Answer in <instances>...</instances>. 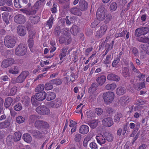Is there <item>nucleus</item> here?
Instances as JSON below:
<instances>
[{
  "instance_id": "f257e3e1",
  "label": "nucleus",
  "mask_w": 149,
  "mask_h": 149,
  "mask_svg": "<svg viewBox=\"0 0 149 149\" xmlns=\"http://www.w3.org/2000/svg\"><path fill=\"white\" fill-rule=\"evenodd\" d=\"M107 14V11L105 8L104 5H102L97 10L96 13L97 19L100 21H103L105 19Z\"/></svg>"
},
{
  "instance_id": "f03ea898",
  "label": "nucleus",
  "mask_w": 149,
  "mask_h": 149,
  "mask_svg": "<svg viewBox=\"0 0 149 149\" xmlns=\"http://www.w3.org/2000/svg\"><path fill=\"white\" fill-rule=\"evenodd\" d=\"M27 51L26 45L24 44L20 43L16 48L15 53L16 55L18 56H22L25 55Z\"/></svg>"
},
{
  "instance_id": "7ed1b4c3",
  "label": "nucleus",
  "mask_w": 149,
  "mask_h": 149,
  "mask_svg": "<svg viewBox=\"0 0 149 149\" xmlns=\"http://www.w3.org/2000/svg\"><path fill=\"white\" fill-rule=\"evenodd\" d=\"M4 42L6 47L10 48H13L16 43L15 38L13 36H6L4 38Z\"/></svg>"
},
{
  "instance_id": "20e7f679",
  "label": "nucleus",
  "mask_w": 149,
  "mask_h": 149,
  "mask_svg": "<svg viewBox=\"0 0 149 149\" xmlns=\"http://www.w3.org/2000/svg\"><path fill=\"white\" fill-rule=\"evenodd\" d=\"M114 93L111 91L104 93L103 94V98L105 102L107 104L111 103L114 99Z\"/></svg>"
},
{
  "instance_id": "39448f33",
  "label": "nucleus",
  "mask_w": 149,
  "mask_h": 149,
  "mask_svg": "<svg viewBox=\"0 0 149 149\" xmlns=\"http://www.w3.org/2000/svg\"><path fill=\"white\" fill-rule=\"evenodd\" d=\"M149 32V28L147 27L138 28L135 31V36H140L144 35Z\"/></svg>"
},
{
  "instance_id": "423d86ee",
  "label": "nucleus",
  "mask_w": 149,
  "mask_h": 149,
  "mask_svg": "<svg viewBox=\"0 0 149 149\" xmlns=\"http://www.w3.org/2000/svg\"><path fill=\"white\" fill-rule=\"evenodd\" d=\"M36 110L38 113L42 115H48L50 113L49 109L44 105L38 107Z\"/></svg>"
},
{
  "instance_id": "0eeeda50",
  "label": "nucleus",
  "mask_w": 149,
  "mask_h": 149,
  "mask_svg": "<svg viewBox=\"0 0 149 149\" xmlns=\"http://www.w3.org/2000/svg\"><path fill=\"white\" fill-rule=\"evenodd\" d=\"M34 125L35 127L38 129L47 128L49 127V125L47 123L41 120H36Z\"/></svg>"
},
{
  "instance_id": "6e6552de",
  "label": "nucleus",
  "mask_w": 149,
  "mask_h": 149,
  "mask_svg": "<svg viewBox=\"0 0 149 149\" xmlns=\"http://www.w3.org/2000/svg\"><path fill=\"white\" fill-rule=\"evenodd\" d=\"M29 74V72L27 71H23L16 79V82L19 83L23 82Z\"/></svg>"
},
{
  "instance_id": "1a4fd4ad",
  "label": "nucleus",
  "mask_w": 149,
  "mask_h": 149,
  "mask_svg": "<svg viewBox=\"0 0 149 149\" xmlns=\"http://www.w3.org/2000/svg\"><path fill=\"white\" fill-rule=\"evenodd\" d=\"M14 20L15 22L16 23L19 24H23L25 22L26 18L23 15L18 14L15 16Z\"/></svg>"
},
{
  "instance_id": "9d476101",
  "label": "nucleus",
  "mask_w": 149,
  "mask_h": 149,
  "mask_svg": "<svg viewBox=\"0 0 149 149\" xmlns=\"http://www.w3.org/2000/svg\"><path fill=\"white\" fill-rule=\"evenodd\" d=\"M15 60L12 58H10L4 60L1 63V67L6 68L14 63Z\"/></svg>"
},
{
  "instance_id": "9b49d317",
  "label": "nucleus",
  "mask_w": 149,
  "mask_h": 149,
  "mask_svg": "<svg viewBox=\"0 0 149 149\" xmlns=\"http://www.w3.org/2000/svg\"><path fill=\"white\" fill-rule=\"evenodd\" d=\"M28 132L31 134L33 137L36 139H39L43 137V136L41 132L36 130H29Z\"/></svg>"
},
{
  "instance_id": "f8f14e48",
  "label": "nucleus",
  "mask_w": 149,
  "mask_h": 149,
  "mask_svg": "<svg viewBox=\"0 0 149 149\" xmlns=\"http://www.w3.org/2000/svg\"><path fill=\"white\" fill-rule=\"evenodd\" d=\"M102 122L104 126L108 127L111 126L113 124L112 118L110 117L104 118Z\"/></svg>"
},
{
  "instance_id": "ddd939ff",
  "label": "nucleus",
  "mask_w": 149,
  "mask_h": 149,
  "mask_svg": "<svg viewBox=\"0 0 149 149\" xmlns=\"http://www.w3.org/2000/svg\"><path fill=\"white\" fill-rule=\"evenodd\" d=\"M17 30L18 35L21 36H24L26 34V28L23 26L19 25L17 27Z\"/></svg>"
},
{
  "instance_id": "4468645a",
  "label": "nucleus",
  "mask_w": 149,
  "mask_h": 149,
  "mask_svg": "<svg viewBox=\"0 0 149 149\" xmlns=\"http://www.w3.org/2000/svg\"><path fill=\"white\" fill-rule=\"evenodd\" d=\"M88 7V3L85 0H80L79 6V9L81 11H84L87 9Z\"/></svg>"
},
{
  "instance_id": "2eb2a0df",
  "label": "nucleus",
  "mask_w": 149,
  "mask_h": 149,
  "mask_svg": "<svg viewBox=\"0 0 149 149\" xmlns=\"http://www.w3.org/2000/svg\"><path fill=\"white\" fill-rule=\"evenodd\" d=\"M59 41L60 43H65V45H67L70 43L72 41V39L70 36H67L65 37L59 38Z\"/></svg>"
},
{
  "instance_id": "dca6fc26",
  "label": "nucleus",
  "mask_w": 149,
  "mask_h": 149,
  "mask_svg": "<svg viewBox=\"0 0 149 149\" xmlns=\"http://www.w3.org/2000/svg\"><path fill=\"white\" fill-rule=\"evenodd\" d=\"M61 104V100L60 98H58L50 102V106L52 107L56 108L60 106Z\"/></svg>"
},
{
  "instance_id": "f3484780",
  "label": "nucleus",
  "mask_w": 149,
  "mask_h": 149,
  "mask_svg": "<svg viewBox=\"0 0 149 149\" xmlns=\"http://www.w3.org/2000/svg\"><path fill=\"white\" fill-rule=\"evenodd\" d=\"M35 97L39 101H42L45 99V92L44 91L35 94Z\"/></svg>"
},
{
  "instance_id": "a211bd4d",
  "label": "nucleus",
  "mask_w": 149,
  "mask_h": 149,
  "mask_svg": "<svg viewBox=\"0 0 149 149\" xmlns=\"http://www.w3.org/2000/svg\"><path fill=\"white\" fill-rule=\"evenodd\" d=\"M122 75L125 78L127 79H130L131 77L129 69L127 67H124L122 69Z\"/></svg>"
},
{
  "instance_id": "6ab92c4d",
  "label": "nucleus",
  "mask_w": 149,
  "mask_h": 149,
  "mask_svg": "<svg viewBox=\"0 0 149 149\" xmlns=\"http://www.w3.org/2000/svg\"><path fill=\"white\" fill-rule=\"evenodd\" d=\"M11 124V121L7 119L4 121L0 123V129H5L9 127Z\"/></svg>"
},
{
  "instance_id": "aec40b11",
  "label": "nucleus",
  "mask_w": 149,
  "mask_h": 149,
  "mask_svg": "<svg viewBox=\"0 0 149 149\" xmlns=\"http://www.w3.org/2000/svg\"><path fill=\"white\" fill-rule=\"evenodd\" d=\"M96 139L97 143L101 145L104 144L106 142L104 136L101 134H98L96 136Z\"/></svg>"
},
{
  "instance_id": "412c9836",
  "label": "nucleus",
  "mask_w": 149,
  "mask_h": 149,
  "mask_svg": "<svg viewBox=\"0 0 149 149\" xmlns=\"http://www.w3.org/2000/svg\"><path fill=\"white\" fill-rule=\"evenodd\" d=\"M107 79L110 80L114 81H118L120 80L119 77L114 74H109L107 76Z\"/></svg>"
},
{
  "instance_id": "4be33fe9",
  "label": "nucleus",
  "mask_w": 149,
  "mask_h": 149,
  "mask_svg": "<svg viewBox=\"0 0 149 149\" xmlns=\"http://www.w3.org/2000/svg\"><path fill=\"white\" fill-rule=\"evenodd\" d=\"M89 131V127L87 125H83L79 128V132L83 134H87Z\"/></svg>"
},
{
  "instance_id": "5701e85b",
  "label": "nucleus",
  "mask_w": 149,
  "mask_h": 149,
  "mask_svg": "<svg viewBox=\"0 0 149 149\" xmlns=\"http://www.w3.org/2000/svg\"><path fill=\"white\" fill-rule=\"evenodd\" d=\"M56 94L52 92H48L47 93H45V99L48 101H49L54 100L56 97Z\"/></svg>"
},
{
  "instance_id": "b1692460",
  "label": "nucleus",
  "mask_w": 149,
  "mask_h": 149,
  "mask_svg": "<svg viewBox=\"0 0 149 149\" xmlns=\"http://www.w3.org/2000/svg\"><path fill=\"white\" fill-rule=\"evenodd\" d=\"M130 100L129 97L127 96H122L120 99V102L122 106L126 105L129 102Z\"/></svg>"
},
{
  "instance_id": "393cba45",
  "label": "nucleus",
  "mask_w": 149,
  "mask_h": 149,
  "mask_svg": "<svg viewBox=\"0 0 149 149\" xmlns=\"http://www.w3.org/2000/svg\"><path fill=\"white\" fill-rule=\"evenodd\" d=\"M98 88V86L97 84L93 83L92 84L91 87L88 88V92L89 93L93 94Z\"/></svg>"
},
{
  "instance_id": "a878e982",
  "label": "nucleus",
  "mask_w": 149,
  "mask_h": 149,
  "mask_svg": "<svg viewBox=\"0 0 149 149\" xmlns=\"http://www.w3.org/2000/svg\"><path fill=\"white\" fill-rule=\"evenodd\" d=\"M13 102V98L10 97H7L5 99L4 103V107L6 109L8 108Z\"/></svg>"
},
{
  "instance_id": "bb28decb",
  "label": "nucleus",
  "mask_w": 149,
  "mask_h": 149,
  "mask_svg": "<svg viewBox=\"0 0 149 149\" xmlns=\"http://www.w3.org/2000/svg\"><path fill=\"white\" fill-rule=\"evenodd\" d=\"M81 11L79 8H78L76 7L72 8L70 10L71 13L77 16H80L81 15L82 13Z\"/></svg>"
},
{
  "instance_id": "cd10ccee",
  "label": "nucleus",
  "mask_w": 149,
  "mask_h": 149,
  "mask_svg": "<svg viewBox=\"0 0 149 149\" xmlns=\"http://www.w3.org/2000/svg\"><path fill=\"white\" fill-rule=\"evenodd\" d=\"M24 140L27 143H30L32 141V138L29 134L26 133L23 134L22 137Z\"/></svg>"
},
{
  "instance_id": "c85d7f7f",
  "label": "nucleus",
  "mask_w": 149,
  "mask_h": 149,
  "mask_svg": "<svg viewBox=\"0 0 149 149\" xmlns=\"http://www.w3.org/2000/svg\"><path fill=\"white\" fill-rule=\"evenodd\" d=\"M29 20L32 24H35L39 22L40 18L38 16H32L29 17Z\"/></svg>"
},
{
  "instance_id": "c756f323",
  "label": "nucleus",
  "mask_w": 149,
  "mask_h": 149,
  "mask_svg": "<svg viewBox=\"0 0 149 149\" xmlns=\"http://www.w3.org/2000/svg\"><path fill=\"white\" fill-rule=\"evenodd\" d=\"M106 81V77L103 75L99 77L96 79V81L100 86H102Z\"/></svg>"
},
{
  "instance_id": "7c9ffc66",
  "label": "nucleus",
  "mask_w": 149,
  "mask_h": 149,
  "mask_svg": "<svg viewBox=\"0 0 149 149\" xmlns=\"http://www.w3.org/2000/svg\"><path fill=\"white\" fill-rule=\"evenodd\" d=\"M79 27L76 25H73L70 29L71 32L74 36H76L79 33Z\"/></svg>"
},
{
  "instance_id": "2f4dec72",
  "label": "nucleus",
  "mask_w": 149,
  "mask_h": 149,
  "mask_svg": "<svg viewBox=\"0 0 149 149\" xmlns=\"http://www.w3.org/2000/svg\"><path fill=\"white\" fill-rule=\"evenodd\" d=\"M104 135L105 138L108 142H111L113 141V137L112 134L109 132H105L104 133Z\"/></svg>"
},
{
  "instance_id": "473e14b6",
  "label": "nucleus",
  "mask_w": 149,
  "mask_h": 149,
  "mask_svg": "<svg viewBox=\"0 0 149 149\" xmlns=\"http://www.w3.org/2000/svg\"><path fill=\"white\" fill-rule=\"evenodd\" d=\"M116 93L117 95H122L125 93L126 90L125 89L122 87H119L116 90Z\"/></svg>"
},
{
  "instance_id": "72a5a7b5",
  "label": "nucleus",
  "mask_w": 149,
  "mask_h": 149,
  "mask_svg": "<svg viewBox=\"0 0 149 149\" xmlns=\"http://www.w3.org/2000/svg\"><path fill=\"white\" fill-rule=\"evenodd\" d=\"M107 28V26L106 25H103L100 27L99 31L100 34L99 36L100 37H101L105 33Z\"/></svg>"
},
{
  "instance_id": "f704fd0d",
  "label": "nucleus",
  "mask_w": 149,
  "mask_h": 149,
  "mask_svg": "<svg viewBox=\"0 0 149 149\" xmlns=\"http://www.w3.org/2000/svg\"><path fill=\"white\" fill-rule=\"evenodd\" d=\"M6 141L7 144L9 146L11 145L15 141V139L12 135H9L6 138Z\"/></svg>"
},
{
  "instance_id": "c9c22d12",
  "label": "nucleus",
  "mask_w": 149,
  "mask_h": 149,
  "mask_svg": "<svg viewBox=\"0 0 149 149\" xmlns=\"http://www.w3.org/2000/svg\"><path fill=\"white\" fill-rule=\"evenodd\" d=\"M98 124V121L97 120H94L88 122V124L91 127L94 129L97 126Z\"/></svg>"
},
{
  "instance_id": "e433bc0d",
  "label": "nucleus",
  "mask_w": 149,
  "mask_h": 149,
  "mask_svg": "<svg viewBox=\"0 0 149 149\" xmlns=\"http://www.w3.org/2000/svg\"><path fill=\"white\" fill-rule=\"evenodd\" d=\"M43 2L44 1L39 0L37 1L33 6V8L37 9H40L43 6Z\"/></svg>"
},
{
  "instance_id": "4c0bfd02",
  "label": "nucleus",
  "mask_w": 149,
  "mask_h": 149,
  "mask_svg": "<svg viewBox=\"0 0 149 149\" xmlns=\"http://www.w3.org/2000/svg\"><path fill=\"white\" fill-rule=\"evenodd\" d=\"M17 90V88L16 86H14L10 90L7 96H13L16 93Z\"/></svg>"
},
{
  "instance_id": "58836bf2",
  "label": "nucleus",
  "mask_w": 149,
  "mask_h": 149,
  "mask_svg": "<svg viewBox=\"0 0 149 149\" xmlns=\"http://www.w3.org/2000/svg\"><path fill=\"white\" fill-rule=\"evenodd\" d=\"M116 87L115 84H107L105 86V88L107 90L113 91Z\"/></svg>"
},
{
  "instance_id": "ea45409f",
  "label": "nucleus",
  "mask_w": 149,
  "mask_h": 149,
  "mask_svg": "<svg viewBox=\"0 0 149 149\" xmlns=\"http://www.w3.org/2000/svg\"><path fill=\"white\" fill-rule=\"evenodd\" d=\"M13 137L15 139V142H17L20 140L22 136V134L20 132H18L15 133Z\"/></svg>"
},
{
  "instance_id": "a19ab883",
  "label": "nucleus",
  "mask_w": 149,
  "mask_h": 149,
  "mask_svg": "<svg viewBox=\"0 0 149 149\" xmlns=\"http://www.w3.org/2000/svg\"><path fill=\"white\" fill-rule=\"evenodd\" d=\"M68 49L66 48L62 49L61 53L59 56L60 60H62L63 57L66 56V52Z\"/></svg>"
},
{
  "instance_id": "79ce46f5",
  "label": "nucleus",
  "mask_w": 149,
  "mask_h": 149,
  "mask_svg": "<svg viewBox=\"0 0 149 149\" xmlns=\"http://www.w3.org/2000/svg\"><path fill=\"white\" fill-rule=\"evenodd\" d=\"M52 83L53 84H55L56 85H60L63 82L62 80L60 78H56L51 80Z\"/></svg>"
},
{
  "instance_id": "37998d69",
  "label": "nucleus",
  "mask_w": 149,
  "mask_h": 149,
  "mask_svg": "<svg viewBox=\"0 0 149 149\" xmlns=\"http://www.w3.org/2000/svg\"><path fill=\"white\" fill-rule=\"evenodd\" d=\"M9 72L10 73L17 74L19 72L18 68L17 66H15L14 68L10 69L9 70Z\"/></svg>"
},
{
  "instance_id": "c03bdc74",
  "label": "nucleus",
  "mask_w": 149,
  "mask_h": 149,
  "mask_svg": "<svg viewBox=\"0 0 149 149\" xmlns=\"http://www.w3.org/2000/svg\"><path fill=\"white\" fill-rule=\"evenodd\" d=\"M117 8V4L116 2H113L111 3L109 7V9L112 12L115 11Z\"/></svg>"
},
{
  "instance_id": "a18cd8bd",
  "label": "nucleus",
  "mask_w": 149,
  "mask_h": 149,
  "mask_svg": "<svg viewBox=\"0 0 149 149\" xmlns=\"http://www.w3.org/2000/svg\"><path fill=\"white\" fill-rule=\"evenodd\" d=\"M51 80L49 82L46 84L45 85V88L46 90H49L52 89L53 88L52 84H53L52 83Z\"/></svg>"
},
{
  "instance_id": "49530a36",
  "label": "nucleus",
  "mask_w": 149,
  "mask_h": 149,
  "mask_svg": "<svg viewBox=\"0 0 149 149\" xmlns=\"http://www.w3.org/2000/svg\"><path fill=\"white\" fill-rule=\"evenodd\" d=\"M20 10L22 12L27 15H30L31 14H35L36 13V11L35 10H34L32 11L31 12V13H30L26 8L21 9H20Z\"/></svg>"
},
{
  "instance_id": "de8ad7c7",
  "label": "nucleus",
  "mask_w": 149,
  "mask_h": 149,
  "mask_svg": "<svg viewBox=\"0 0 149 149\" xmlns=\"http://www.w3.org/2000/svg\"><path fill=\"white\" fill-rule=\"evenodd\" d=\"M20 0H14V4L15 7L17 8H20L23 7Z\"/></svg>"
},
{
  "instance_id": "09e8293b",
  "label": "nucleus",
  "mask_w": 149,
  "mask_h": 149,
  "mask_svg": "<svg viewBox=\"0 0 149 149\" xmlns=\"http://www.w3.org/2000/svg\"><path fill=\"white\" fill-rule=\"evenodd\" d=\"M22 108V105L21 103L19 102L16 103L14 107V110L17 111L21 110Z\"/></svg>"
},
{
  "instance_id": "8fccbe9b",
  "label": "nucleus",
  "mask_w": 149,
  "mask_h": 149,
  "mask_svg": "<svg viewBox=\"0 0 149 149\" xmlns=\"http://www.w3.org/2000/svg\"><path fill=\"white\" fill-rule=\"evenodd\" d=\"M44 86L43 84L39 85L35 89V91L38 93L42 92L44 90Z\"/></svg>"
},
{
  "instance_id": "3c124183",
  "label": "nucleus",
  "mask_w": 149,
  "mask_h": 149,
  "mask_svg": "<svg viewBox=\"0 0 149 149\" xmlns=\"http://www.w3.org/2000/svg\"><path fill=\"white\" fill-rule=\"evenodd\" d=\"M106 112L107 116L110 117L113 114L114 110L111 107H107L106 109Z\"/></svg>"
},
{
  "instance_id": "603ef678",
  "label": "nucleus",
  "mask_w": 149,
  "mask_h": 149,
  "mask_svg": "<svg viewBox=\"0 0 149 149\" xmlns=\"http://www.w3.org/2000/svg\"><path fill=\"white\" fill-rule=\"evenodd\" d=\"M123 117V115L120 113H117L114 117V121L115 122L118 123L120 119Z\"/></svg>"
},
{
  "instance_id": "864d4df0",
  "label": "nucleus",
  "mask_w": 149,
  "mask_h": 149,
  "mask_svg": "<svg viewBox=\"0 0 149 149\" xmlns=\"http://www.w3.org/2000/svg\"><path fill=\"white\" fill-rule=\"evenodd\" d=\"M54 18L52 15L49 19L47 21L46 25H47L49 26V29H50L52 26Z\"/></svg>"
},
{
  "instance_id": "5fc2aeb1",
  "label": "nucleus",
  "mask_w": 149,
  "mask_h": 149,
  "mask_svg": "<svg viewBox=\"0 0 149 149\" xmlns=\"http://www.w3.org/2000/svg\"><path fill=\"white\" fill-rule=\"evenodd\" d=\"M38 118V116L35 115H31L29 118V121L30 123H33Z\"/></svg>"
},
{
  "instance_id": "6e6d98bb",
  "label": "nucleus",
  "mask_w": 149,
  "mask_h": 149,
  "mask_svg": "<svg viewBox=\"0 0 149 149\" xmlns=\"http://www.w3.org/2000/svg\"><path fill=\"white\" fill-rule=\"evenodd\" d=\"M106 18L104 22L106 24L108 23L112 18V16L111 14H107L105 16Z\"/></svg>"
},
{
  "instance_id": "4d7b16f0",
  "label": "nucleus",
  "mask_w": 149,
  "mask_h": 149,
  "mask_svg": "<svg viewBox=\"0 0 149 149\" xmlns=\"http://www.w3.org/2000/svg\"><path fill=\"white\" fill-rule=\"evenodd\" d=\"M145 86V83L144 82L137 83L136 84V88H137L138 90H139L142 88H144Z\"/></svg>"
},
{
  "instance_id": "13d9d810",
  "label": "nucleus",
  "mask_w": 149,
  "mask_h": 149,
  "mask_svg": "<svg viewBox=\"0 0 149 149\" xmlns=\"http://www.w3.org/2000/svg\"><path fill=\"white\" fill-rule=\"evenodd\" d=\"M127 30L126 29H124L123 32L121 33H118L115 34V36L116 38H118L119 37H124L126 33Z\"/></svg>"
},
{
  "instance_id": "bf43d9fd",
  "label": "nucleus",
  "mask_w": 149,
  "mask_h": 149,
  "mask_svg": "<svg viewBox=\"0 0 149 149\" xmlns=\"http://www.w3.org/2000/svg\"><path fill=\"white\" fill-rule=\"evenodd\" d=\"M8 15L5 13H3L2 14V17L3 21L5 22L7 25H8L9 23V21L8 19Z\"/></svg>"
},
{
  "instance_id": "052dcab7",
  "label": "nucleus",
  "mask_w": 149,
  "mask_h": 149,
  "mask_svg": "<svg viewBox=\"0 0 149 149\" xmlns=\"http://www.w3.org/2000/svg\"><path fill=\"white\" fill-rule=\"evenodd\" d=\"M82 135L81 134L77 133L74 136V140L76 142H80L82 139Z\"/></svg>"
},
{
  "instance_id": "680f3d73",
  "label": "nucleus",
  "mask_w": 149,
  "mask_h": 149,
  "mask_svg": "<svg viewBox=\"0 0 149 149\" xmlns=\"http://www.w3.org/2000/svg\"><path fill=\"white\" fill-rule=\"evenodd\" d=\"M16 121L17 123L20 124L24 122L25 121V119L22 116H19L17 118Z\"/></svg>"
},
{
  "instance_id": "e2e57ef3",
  "label": "nucleus",
  "mask_w": 149,
  "mask_h": 149,
  "mask_svg": "<svg viewBox=\"0 0 149 149\" xmlns=\"http://www.w3.org/2000/svg\"><path fill=\"white\" fill-rule=\"evenodd\" d=\"M91 140V138L90 136H87L85 138L83 142V145L85 147H86L88 142Z\"/></svg>"
},
{
  "instance_id": "0e129e2a",
  "label": "nucleus",
  "mask_w": 149,
  "mask_h": 149,
  "mask_svg": "<svg viewBox=\"0 0 149 149\" xmlns=\"http://www.w3.org/2000/svg\"><path fill=\"white\" fill-rule=\"evenodd\" d=\"M0 10L1 11L8 12H11L13 10V9L12 8L9 7H7L5 6L1 7L0 8Z\"/></svg>"
},
{
  "instance_id": "69168bd1",
  "label": "nucleus",
  "mask_w": 149,
  "mask_h": 149,
  "mask_svg": "<svg viewBox=\"0 0 149 149\" xmlns=\"http://www.w3.org/2000/svg\"><path fill=\"white\" fill-rule=\"evenodd\" d=\"M31 103L33 106L36 107L38 105L39 103L37 101L38 100H37L35 97V96L34 97L32 96L31 97Z\"/></svg>"
},
{
  "instance_id": "338daca9",
  "label": "nucleus",
  "mask_w": 149,
  "mask_h": 149,
  "mask_svg": "<svg viewBox=\"0 0 149 149\" xmlns=\"http://www.w3.org/2000/svg\"><path fill=\"white\" fill-rule=\"evenodd\" d=\"M62 33L65 35L66 36H69L70 34L68 29H63L61 30Z\"/></svg>"
},
{
  "instance_id": "774afa93",
  "label": "nucleus",
  "mask_w": 149,
  "mask_h": 149,
  "mask_svg": "<svg viewBox=\"0 0 149 149\" xmlns=\"http://www.w3.org/2000/svg\"><path fill=\"white\" fill-rule=\"evenodd\" d=\"M90 147L91 149H97V146L95 142L91 143L90 144Z\"/></svg>"
}]
</instances>
